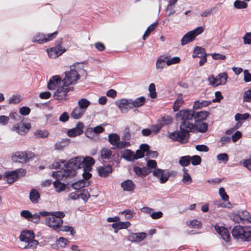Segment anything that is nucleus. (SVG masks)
<instances>
[{
    "mask_svg": "<svg viewBox=\"0 0 251 251\" xmlns=\"http://www.w3.org/2000/svg\"><path fill=\"white\" fill-rule=\"evenodd\" d=\"M121 186L124 191H132L135 188V184L133 181L130 179L122 182Z\"/></svg>",
    "mask_w": 251,
    "mask_h": 251,
    "instance_id": "obj_23",
    "label": "nucleus"
},
{
    "mask_svg": "<svg viewBox=\"0 0 251 251\" xmlns=\"http://www.w3.org/2000/svg\"><path fill=\"white\" fill-rule=\"evenodd\" d=\"M122 157L127 161H132L136 160L134 152L129 149H125L121 152Z\"/></svg>",
    "mask_w": 251,
    "mask_h": 251,
    "instance_id": "obj_21",
    "label": "nucleus"
},
{
    "mask_svg": "<svg viewBox=\"0 0 251 251\" xmlns=\"http://www.w3.org/2000/svg\"><path fill=\"white\" fill-rule=\"evenodd\" d=\"M62 84L61 77L59 75H54L50 78L48 83V88L50 90L56 89Z\"/></svg>",
    "mask_w": 251,
    "mask_h": 251,
    "instance_id": "obj_15",
    "label": "nucleus"
},
{
    "mask_svg": "<svg viewBox=\"0 0 251 251\" xmlns=\"http://www.w3.org/2000/svg\"><path fill=\"white\" fill-rule=\"evenodd\" d=\"M79 195H80L81 198L85 201H87L90 197V195L89 192L85 189L83 190Z\"/></svg>",
    "mask_w": 251,
    "mask_h": 251,
    "instance_id": "obj_56",
    "label": "nucleus"
},
{
    "mask_svg": "<svg viewBox=\"0 0 251 251\" xmlns=\"http://www.w3.org/2000/svg\"><path fill=\"white\" fill-rule=\"evenodd\" d=\"M57 180L54 181L53 183V186L57 192H61L64 191L66 188V185L60 182L59 179H56Z\"/></svg>",
    "mask_w": 251,
    "mask_h": 251,
    "instance_id": "obj_39",
    "label": "nucleus"
},
{
    "mask_svg": "<svg viewBox=\"0 0 251 251\" xmlns=\"http://www.w3.org/2000/svg\"><path fill=\"white\" fill-rule=\"evenodd\" d=\"M95 163L94 159L90 156L83 158L77 156L70 159L67 162V169L56 171L53 175H55L59 179H64L72 178L76 174V170L84 168L85 171H90L92 166Z\"/></svg>",
    "mask_w": 251,
    "mask_h": 251,
    "instance_id": "obj_2",
    "label": "nucleus"
},
{
    "mask_svg": "<svg viewBox=\"0 0 251 251\" xmlns=\"http://www.w3.org/2000/svg\"><path fill=\"white\" fill-rule=\"evenodd\" d=\"M34 156V153L31 152H17L12 156V158L15 162L23 163L33 158Z\"/></svg>",
    "mask_w": 251,
    "mask_h": 251,
    "instance_id": "obj_9",
    "label": "nucleus"
},
{
    "mask_svg": "<svg viewBox=\"0 0 251 251\" xmlns=\"http://www.w3.org/2000/svg\"><path fill=\"white\" fill-rule=\"evenodd\" d=\"M91 102L86 99L83 98L78 101V106L81 109L86 111L87 107L90 105Z\"/></svg>",
    "mask_w": 251,
    "mask_h": 251,
    "instance_id": "obj_35",
    "label": "nucleus"
},
{
    "mask_svg": "<svg viewBox=\"0 0 251 251\" xmlns=\"http://www.w3.org/2000/svg\"><path fill=\"white\" fill-rule=\"evenodd\" d=\"M211 103L210 101L207 100H202L200 101L199 100L196 101L193 104V108L194 109H198L201 108L203 107L208 106Z\"/></svg>",
    "mask_w": 251,
    "mask_h": 251,
    "instance_id": "obj_34",
    "label": "nucleus"
},
{
    "mask_svg": "<svg viewBox=\"0 0 251 251\" xmlns=\"http://www.w3.org/2000/svg\"><path fill=\"white\" fill-rule=\"evenodd\" d=\"M167 58H168V56L163 55L157 59L156 62V68L157 69H162L165 66Z\"/></svg>",
    "mask_w": 251,
    "mask_h": 251,
    "instance_id": "obj_33",
    "label": "nucleus"
},
{
    "mask_svg": "<svg viewBox=\"0 0 251 251\" xmlns=\"http://www.w3.org/2000/svg\"><path fill=\"white\" fill-rule=\"evenodd\" d=\"M244 80L246 82L251 81V74L247 70L244 71Z\"/></svg>",
    "mask_w": 251,
    "mask_h": 251,
    "instance_id": "obj_63",
    "label": "nucleus"
},
{
    "mask_svg": "<svg viewBox=\"0 0 251 251\" xmlns=\"http://www.w3.org/2000/svg\"><path fill=\"white\" fill-rule=\"evenodd\" d=\"M22 100L20 96H13L9 100V103L10 104H17Z\"/></svg>",
    "mask_w": 251,
    "mask_h": 251,
    "instance_id": "obj_57",
    "label": "nucleus"
},
{
    "mask_svg": "<svg viewBox=\"0 0 251 251\" xmlns=\"http://www.w3.org/2000/svg\"><path fill=\"white\" fill-rule=\"evenodd\" d=\"M238 213H239L240 216H241L240 217L242 222L246 221L251 223V215L248 211L244 210L239 211Z\"/></svg>",
    "mask_w": 251,
    "mask_h": 251,
    "instance_id": "obj_37",
    "label": "nucleus"
},
{
    "mask_svg": "<svg viewBox=\"0 0 251 251\" xmlns=\"http://www.w3.org/2000/svg\"><path fill=\"white\" fill-rule=\"evenodd\" d=\"M70 231V234L72 236H74V235L75 233V231L74 230V228L72 226H62V225L61 226H59V230H56V231Z\"/></svg>",
    "mask_w": 251,
    "mask_h": 251,
    "instance_id": "obj_44",
    "label": "nucleus"
},
{
    "mask_svg": "<svg viewBox=\"0 0 251 251\" xmlns=\"http://www.w3.org/2000/svg\"><path fill=\"white\" fill-rule=\"evenodd\" d=\"M183 176L182 181L183 183L189 184L192 182V179L190 175L187 173V170L185 168L183 169Z\"/></svg>",
    "mask_w": 251,
    "mask_h": 251,
    "instance_id": "obj_42",
    "label": "nucleus"
},
{
    "mask_svg": "<svg viewBox=\"0 0 251 251\" xmlns=\"http://www.w3.org/2000/svg\"><path fill=\"white\" fill-rule=\"evenodd\" d=\"M65 74V77L62 80V85L59 86L54 92L53 97L56 100H65L68 92L74 90L72 85H75L80 78L77 72L74 69L66 72Z\"/></svg>",
    "mask_w": 251,
    "mask_h": 251,
    "instance_id": "obj_3",
    "label": "nucleus"
},
{
    "mask_svg": "<svg viewBox=\"0 0 251 251\" xmlns=\"http://www.w3.org/2000/svg\"><path fill=\"white\" fill-rule=\"evenodd\" d=\"M130 146V143L129 142H126L125 141H120L119 140L118 145L116 146V148L118 149H124L126 147H128Z\"/></svg>",
    "mask_w": 251,
    "mask_h": 251,
    "instance_id": "obj_58",
    "label": "nucleus"
},
{
    "mask_svg": "<svg viewBox=\"0 0 251 251\" xmlns=\"http://www.w3.org/2000/svg\"><path fill=\"white\" fill-rule=\"evenodd\" d=\"M32 42L39 44L46 43L47 42L46 35L42 33H38L34 36Z\"/></svg>",
    "mask_w": 251,
    "mask_h": 251,
    "instance_id": "obj_32",
    "label": "nucleus"
},
{
    "mask_svg": "<svg viewBox=\"0 0 251 251\" xmlns=\"http://www.w3.org/2000/svg\"><path fill=\"white\" fill-rule=\"evenodd\" d=\"M210 55L212 58L215 60H225L226 58L225 55L217 53H211Z\"/></svg>",
    "mask_w": 251,
    "mask_h": 251,
    "instance_id": "obj_62",
    "label": "nucleus"
},
{
    "mask_svg": "<svg viewBox=\"0 0 251 251\" xmlns=\"http://www.w3.org/2000/svg\"><path fill=\"white\" fill-rule=\"evenodd\" d=\"M25 171L23 169L6 172L4 174V178L8 183H12L18 178L20 173H21L22 175H25Z\"/></svg>",
    "mask_w": 251,
    "mask_h": 251,
    "instance_id": "obj_11",
    "label": "nucleus"
},
{
    "mask_svg": "<svg viewBox=\"0 0 251 251\" xmlns=\"http://www.w3.org/2000/svg\"><path fill=\"white\" fill-rule=\"evenodd\" d=\"M115 104L122 113H126L129 109H132L131 99H122L118 100H116Z\"/></svg>",
    "mask_w": 251,
    "mask_h": 251,
    "instance_id": "obj_12",
    "label": "nucleus"
},
{
    "mask_svg": "<svg viewBox=\"0 0 251 251\" xmlns=\"http://www.w3.org/2000/svg\"><path fill=\"white\" fill-rule=\"evenodd\" d=\"M243 100L244 102H251V89L247 90L244 93Z\"/></svg>",
    "mask_w": 251,
    "mask_h": 251,
    "instance_id": "obj_51",
    "label": "nucleus"
},
{
    "mask_svg": "<svg viewBox=\"0 0 251 251\" xmlns=\"http://www.w3.org/2000/svg\"><path fill=\"white\" fill-rule=\"evenodd\" d=\"M40 195L38 191L35 189H32L29 193V199L33 203L38 202Z\"/></svg>",
    "mask_w": 251,
    "mask_h": 251,
    "instance_id": "obj_27",
    "label": "nucleus"
},
{
    "mask_svg": "<svg viewBox=\"0 0 251 251\" xmlns=\"http://www.w3.org/2000/svg\"><path fill=\"white\" fill-rule=\"evenodd\" d=\"M180 61V59L179 57L176 56L172 58L169 59L168 56V58L166 59V64L168 66H170L172 64H176Z\"/></svg>",
    "mask_w": 251,
    "mask_h": 251,
    "instance_id": "obj_52",
    "label": "nucleus"
},
{
    "mask_svg": "<svg viewBox=\"0 0 251 251\" xmlns=\"http://www.w3.org/2000/svg\"><path fill=\"white\" fill-rule=\"evenodd\" d=\"M194 116L193 110L183 109L176 114L177 121H181L180 124V131H175L170 133L169 137L170 139L185 143L188 141L190 131L193 129V124L190 122Z\"/></svg>",
    "mask_w": 251,
    "mask_h": 251,
    "instance_id": "obj_1",
    "label": "nucleus"
},
{
    "mask_svg": "<svg viewBox=\"0 0 251 251\" xmlns=\"http://www.w3.org/2000/svg\"><path fill=\"white\" fill-rule=\"evenodd\" d=\"M40 214L42 216L47 217L48 215H52L56 218L62 219L65 217V214L62 211H54V212H48L46 211H43L40 212Z\"/></svg>",
    "mask_w": 251,
    "mask_h": 251,
    "instance_id": "obj_25",
    "label": "nucleus"
},
{
    "mask_svg": "<svg viewBox=\"0 0 251 251\" xmlns=\"http://www.w3.org/2000/svg\"><path fill=\"white\" fill-rule=\"evenodd\" d=\"M47 217L45 219L46 225L55 231L59 230V226L63 223V220L56 218L52 215H48Z\"/></svg>",
    "mask_w": 251,
    "mask_h": 251,
    "instance_id": "obj_10",
    "label": "nucleus"
},
{
    "mask_svg": "<svg viewBox=\"0 0 251 251\" xmlns=\"http://www.w3.org/2000/svg\"><path fill=\"white\" fill-rule=\"evenodd\" d=\"M149 91L150 92V96L151 98L154 99L156 97L155 91V86L154 83H151L149 86Z\"/></svg>",
    "mask_w": 251,
    "mask_h": 251,
    "instance_id": "obj_53",
    "label": "nucleus"
},
{
    "mask_svg": "<svg viewBox=\"0 0 251 251\" xmlns=\"http://www.w3.org/2000/svg\"><path fill=\"white\" fill-rule=\"evenodd\" d=\"M31 214L29 211L26 210H22L20 213L22 217L28 221H29L30 217H31Z\"/></svg>",
    "mask_w": 251,
    "mask_h": 251,
    "instance_id": "obj_61",
    "label": "nucleus"
},
{
    "mask_svg": "<svg viewBox=\"0 0 251 251\" xmlns=\"http://www.w3.org/2000/svg\"><path fill=\"white\" fill-rule=\"evenodd\" d=\"M232 235L235 239L251 241V226H235L232 229Z\"/></svg>",
    "mask_w": 251,
    "mask_h": 251,
    "instance_id": "obj_4",
    "label": "nucleus"
},
{
    "mask_svg": "<svg viewBox=\"0 0 251 251\" xmlns=\"http://www.w3.org/2000/svg\"><path fill=\"white\" fill-rule=\"evenodd\" d=\"M209 113L206 111H201L197 112V113L194 112V119L195 121H201L205 120L206 118L209 116Z\"/></svg>",
    "mask_w": 251,
    "mask_h": 251,
    "instance_id": "obj_26",
    "label": "nucleus"
},
{
    "mask_svg": "<svg viewBox=\"0 0 251 251\" xmlns=\"http://www.w3.org/2000/svg\"><path fill=\"white\" fill-rule=\"evenodd\" d=\"M228 75L226 73L219 74L216 77L211 75L208 77L210 85L216 87L219 85H224L226 83Z\"/></svg>",
    "mask_w": 251,
    "mask_h": 251,
    "instance_id": "obj_8",
    "label": "nucleus"
},
{
    "mask_svg": "<svg viewBox=\"0 0 251 251\" xmlns=\"http://www.w3.org/2000/svg\"><path fill=\"white\" fill-rule=\"evenodd\" d=\"M248 6V4L244 1L236 0L234 2V6L237 9H244Z\"/></svg>",
    "mask_w": 251,
    "mask_h": 251,
    "instance_id": "obj_46",
    "label": "nucleus"
},
{
    "mask_svg": "<svg viewBox=\"0 0 251 251\" xmlns=\"http://www.w3.org/2000/svg\"><path fill=\"white\" fill-rule=\"evenodd\" d=\"M244 42L245 44H251V32L247 33L243 37Z\"/></svg>",
    "mask_w": 251,
    "mask_h": 251,
    "instance_id": "obj_64",
    "label": "nucleus"
},
{
    "mask_svg": "<svg viewBox=\"0 0 251 251\" xmlns=\"http://www.w3.org/2000/svg\"><path fill=\"white\" fill-rule=\"evenodd\" d=\"M99 174L101 177H106L112 173V168L111 165L101 166L98 168Z\"/></svg>",
    "mask_w": 251,
    "mask_h": 251,
    "instance_id": "obj_22",
    "label": "nucleus"
},
{
    "mask_svg": "<svg viewBox=\"0 0 251 251\" xmlns=\"http://www.w3.org/2000/svg\"><path fill=\"white\" fill-rule=\"evenodd\" d=\"M179 163L183 167L188 166L190 163V156L186 155L181 157L179 160Z\"/></svg>",
    "mask_w": 251,
    "mask_h": 251,
    "instance_id": "obj_41",
    "label": "nucleus"
},
{
    "mask_svg": "<svg viewBox=\"0 0 251 251\" xmlns=\"http://www.w3.org/2000/svg\"><path fill=\"white\" fill-rule=\"evenodd\" d=\"M172 121V119L171 116H165L162 117L160 120L159 122L161 126L163 125H170Z\"/></svg>",
    "mask_w": 251,
    "mask_h": 251,
    "instance_id": "obj_45",
    "label": "nucleus"
},
{
    "mask_svg": "<svg viewBox=\"0 0 251 251\" xmlns=\"http://www.w3.org/2000/svg\"><path fill=\"white\" fill-rule=\"evenodd\" d=\"M84 124L82 122H78L75 128L71 129L68 131V135L71 137H75L83 133L82 128Z\"/></svg>",
    "mask_w": 251,
    "mask_h": 251,
    "instance_id": "obj_19",
    "label": "nucleus"
},
{
    "mask_svg": "<svg viewBox=\"0 0 251 251\" xmlns=\"http://www.w3.org/2000/svg\"><path fill=\"white\" fill-rule=\"evenodd\" d=\"M68 143V140L64 139L62 141L57 142L55 145V149L57 150H60L64 148L67 143Z\"/></svg>",
    "mask_w": 251,
    "mask_h": 251,
    "instance_id": "obj_59",
    "label": "nucleus"
},
{
    "mask_svg": "<svg viewBox=\"0 0 251 251\" xmlns=\"http://www.w3.org/2000/svg\"><path fill=\"white\" fill-rule=\"evenodd\" d=\"M146 101V99L144 97H140L134 100L131 99V103L132 108L133 107H139L143 105Z\"/></svg>",
    "mask_w": 251,
    "mask_h": 251,
    "instance_id": "obj_29",
    "label": "nucleus"
},
{
    "mask_svg": "<svg viewBox=\"0 0 251 251\" xmlns=\"http://www.w3.org/2000/svg\"><path fill=\"white\" fill-rule=\"evenodd\" d=\"M186 225L191 228H201V223L197 220L187 221Z\"/></svg>",
    "mask_w": 251,
    "mask_h": 251,
    "instance_id": "obj_43",
    "label": "nucleus"
},
{
    "mask_svg": "<svg viewBox=\"0 0 251 251\" xmlns=\"http://www.w3.org/2000/svg\"><path fill=\"white\" fill-rule=\"evenodd\" d=\"M216 157L220 162L226 163L228 161V156L226 153H220L217 155Z\"/></svg>",
    "mask_w": 251,
    "mask_h": 251,
    "instance_id": "obj_48",
    "label": "nucleus"
},
{
    "mask_svg": "<svg viewBox=\"0 0 251 251\" xmlns=\"http://www.w3.org/2000/svg\"><path fill=\"white\" fill-rule=\"evenodd\" d=\"M104 131V128L100 126H98L94 127V128H88L86 132V134H88L89 132H94L95 133L99 134L102 133Z\"/></svg>",
    "mask_w": 251,
    "mask_h": 251,
    "instance_id": "obj_47",
    "label": "nucleus"
},
{
    "mask_svg": "<svg viewBox=\"0 0 251 251\" xmlns=\"http://www.w3.org/2000/svg\"><path fill=\"white\" fill-rule=\"evenodd\" d=\"M56 172V171L53 172L52 174V176L54 178H55L56 179H57L59 180H64V181L67 182V185L70 184L71 186H72V187L75 190H79V189L86 186V182H85L84 180H81L76 181V179L75 178L76 175L72 177V178H66V179H59L58 177H57V176H55V175H53V174Z\"/></svg>",
    "mask_w": 251,
    "mask_h": 251,
    "instance_id": "obj_7",
    "label": "nucleus"
},
{
    "mask_svg": "<svg viewBox=\"0 0 251 251\" xmlns=\"http://www.w3.org/2000/svg\"><path fill=\"white\" fill-rule=\"evenodd\" d=\"M203 31V27L202 26H199L194 30L188 32L181 39V44L184 46L192 42L197 36L201 34Z\"/></svg>",
    "mask_w": 251,
    "mask_h": 251,
    "instance_id": "obj_6",
    "label": "nucleus"
},
{
    "mask_svg": "<svg viewBox=\"0 0 251 251\" xmlns=\"http://www.w3.org/2000/svg\"><path fill=\"white\" fill-rule=\"evenodd\" d=\"M215 7H213L211 9H206L201 14V16L203 17H208L211 15L213 14V11H214V10H215Z\"/></svg>",
    "mask_w": 251,
    "mask_h": 251,
    "instance_id": "obj_60",
    "label": "nucleus"
},
{
    "mask_svg": "<svg viewBox=\"0 0 251 251\" xmlns=\"http://www.w3.org/2000/svg\"><path fill=\"white\" fill-rule=\"evenodd\" d=\"M206 54V53L204 48H202L201 47L197 46L195 48L194 50L192 56L193 58L201 57Z\"/></svg>",
    "mask_w": 251,
    "mask_h": 251,
    "instance_id": "obj_30",
    "label": "nucleus"
},
{
    "mask_svg": "<svg viewBox=\"0 0 251 251\" xmlns=\"http://www.w3.org/2000/svg\"><path fill=\"white\" fill-rule=\"evenodd\" d=\"M20 240L27 243L24 248L34 249L38 244V241L34 239V234L32 231H23L19 237Z\"/></svg>",
    "mask_w": 251,
    "mask_h": 251,
    "instance_id": "obj_5",
    "label": "nucleus"
},
{
    "mask_svg": "<svg viewBox=\"0 0 251 251\" xmlns=\"http://www.w3.org/2000/svg\"><path fill=\"white\" fill-rule=\"evenodd\" d=\"M193 129L190 131V132H195L197 131V132L204 133L207 131L208 128L207 124L201 121H195V124H193Z\"/></svg>",
    "mask_w": 251,
    "mask_h": 251,
    "instance_id": "obj_18",
    "label": "nucleus"
},
{
    "mask_svg": "<svg viewBox=\"0 0 251 251\" xmlns=\"http://www.w3.org/2000/svg\"><path fill=\"white\" fill-rule=\"evenodd\" d=\"M30 127V124H25L21 122L14 126L12 128V130L16 131L20 135H24Z\"/></svg>",
    "mask_w": 251,
    "mask_h": 251,
    "instance_id": "obj_14",
    "label": "nucleus"
},
{
    "mask_svg": "<svg viewBox=\"0 0 251 251\" xmlns=\"http://www.w3.org/2000/svg\"><path fill=\"white\" fill-rule=\"evenodd\" d=\"M147 234L145 232L130 233L127 237V240L132 242H140L146 237Z\"/></svg>",
    "mask_w": 251,
    "mask_h": 251,
    "instance_id": "obj_17",
    "label": "nucleus"
},
{
    "mask_svg": "<svg viewBox=\"0 0 251 251\" xmlns=\"http://www.w3.org/2000/svg\"><path fill=\"white\" fill-rule=\"evenodd\" d=\"M65 50L61 47H54L47 50V52L50 57L55 58L64 52Z\"/></svg>",
    "mask_w": 251,
    "mask_h": 251,
    "instance_id": "obj_20",
    "label": "nucleus"
},
{
    "mask_svg": "<svg viewBox=\"0 0 251 251\" xmlns=\"http://www.w3.org/2000/svg\"><path fill=\"white\" fill-rule=\"evenodd\" d=\"M152 173L154 176L159 178L161 183L167 182L171 175L170 172H165V170L160 169H154Z\"/></svg>",
    "mask_w": 251,
    "mask_h": 251,
    "instance_id": "obj_13",
    "label": "nucleus"
},
{
    "mask_svg": "<svg viewBox=\"0 0 251 251\" xmlns=\"http://www.w3.org/2000/svg\"><path fill=\"white\" fill-rule=\"evenodd\" d=\"M157 22H155L151 25L147 29L143 36V39L145 40L147 37L150 35L151 32H152L156 27Z\"/></svg>",
    "mask_w": 251,
    "mask_h": 251,
    "instance_id": "obj_40",
    "label": "nucleus"
},
{
    "mask_svg": "<svg viewBox=\"0 0 251 251\" xmlns=\"http://www.w3.org/2000/svg\"><path fill=\"white\" fill-rule=\"evenodd\" d=\"M85 111L78 106L76 107L71 113V116L75 119H80L84 114Z\"/></svg>",
    "mask_w": 251,
    "mask_h": 251,
    "instance_id": "obj_28",
    "label": "nucleus"
},
{
    "mask_svg": "<svg viewBox=\"0 0 251 251\" xmlns=\"http://www.w3.org/2000/svg\"><path fill=\"white\" fill-rule=\"evenodd\" d=\"M219 193L223 200L225 201H227L228 200L229 197L225 192V189L224 188H220L219 190Z\"/></svg>",
    "mask_w": 251,
    "mask_h": 251,
    "instance_id": "obj_54",
    "label": "nucleus"
},
{
    "mask_svg": "<svg viewBox=\"0 0 251 251\" xmlns=\"http://www.w3.org/2000/svg\"><path fill=\"white\" fill-rule=\"evenodd\" d=\"M120 140V136L116 133L110 134L108 135V141L112 145L116 147Z\"/></svg>",
    "mask_w": 251,
    "mask_h": 251,
    "instance_id": "obj_31",
    "label": "nucleus"
},
{
    "mask_svg": "<svg viewBox=\"0 0 251 251\" xmlns=\"http://www.w3.org/2000/svg\"><path fill=\"white\" fill-rule=\"evenodd\" d=\"M250 114L248 113L244 114L237 113L235 115V120L236 121L240 120H245L248 119L250 117Z\"/></svg>",
    "mask_w": 251,
    "mask_h": 251,
    "instance_id": "obj_50",
    "label": "nucleus"
},
{
    "mask_svg": "<svg viewBox=\"0 0 251 251\" xmlns=\"http://www.w3.org/2000/svg\"><path fill=\"white\" fill-rule=\"evenodd\" d=\"M41 216L42 215L40 214V212L39 213H35L34 214H31V217H30L29 221L34 223H38L39 222Z\"/></svg>",
    "mask_w": 251,
    "mask_h": 251,
    "instance_id": "obj_55",
    "label": "nucleus"
},
{
    "mask_svg": "<svg viewBox=\"0 0 251 251\" xmlns=\"http://www.w3.org/2000/svg\"><path fill=\"white\" fill-rule=\"evenodd\" d=\"M201 157L199 155L190 156V162L193 165L197 166L201 164Z\"/></svg>",
    "mask_w": 251,
    "mask_h": 251,
    "instance_id": "obj_49",
    "label": "nucleus"
},
{
    "mask_svg": "<svg viewBox=\"0 0 251 251\" xmlns=\"http://www.w3.org/2000/svg\"><path fill=\"white\" fill-rule=\"evenodd\" d=\"M49 135V132L46 130H37L34 132V135L37 138H45Z\"/></svg>",
    "mask_w": 251,
    "mask_h": 251,
    "instance_id": "obj_38",
    "label": "nucleus"
},
{
    "mask_svg": "<svg viewBox=\"0 0 251 251\" xmlns=\"http://www.w3.org/2000/svg\"><path fill=\"white\" fill-rule=\"evenodd\" d=\"M216 232L221 236L222 238L226 242L230 241L231 237L227 228L224 226H220L216 225L214 226Z\"/></svg>",
    "mask_w": 251,
    "mask_h": 251,
    "instance_id": "obj_16",
    "label": "nucleus"
},
{
    "mask_svg": "<svg viewBox=\"0 0 251 251\" xmlns=\"http://www.w3.org/2000/svg\"><path fill=\"white\" fill-rule=\"evenodd\" d=\"M184 100L182 98V94H179L178 95L177 99L175 100L174 105L173 106V109L175 111H176L179 110V107L183 103Z\"/></svg>",
    "mask_w": 251,
    "mask_h": 251,
    "instance_id": "obj_36",
    "label": "nucleus"
},
{
    "mask_svg": "<svg viewBox=\"0 0 251 251\" xmlns=\"http://www.w3.org/2000/svg\"><path fill=\"white\" fill-rule=\"evenodd\" d=\"M100 157L101 159L109 160L114 156L111 149L106 148H102L100 151Z\"/></svg>",
    "mask_w": 251,
    "mask_h": 251,
    "instance_id": "obj_24",
    "label": "nucleus"
}]
</instances>
